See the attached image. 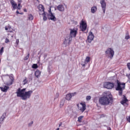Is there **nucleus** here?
<instances>
[{
    "label": "nucleus",
    "instance_id": "6e6552de",
    "mask_svg": "<svg viewBox=\"0 0 130 130\" xmlns=\"http://www.w3.org/2000/svg\"><path fill=\"white\" fill-rule=\"evenodd\" d=\"M104 88L106 89H112L114 87V83L111 82H105L104 84Z\"/></svg>",
    "mask_w": 130,
    "mask_h": 130
},
{
    "label": "nucleus",
    "instance_id": "09e8293b",
    "mask_svg": "<svg viewBox=\"0 0 130 130\" xmlns=\"http://www.w3.org/2000/svg\"><path fill=\"white\" fill-rule=\"evenodd\" d=\"M103 116H104V115H102V117H103Z\"/></svg>",
    "mask_w": 130,
    "mask_h": 130
},
{
    "label": "nucleus",
    "instance_id": "79ce46f5",
    "mask_svg": "<svg viewBox=\"0 0 130 130\" xmlns=\"http://www.w3.org/2000/svg\"><path fill=\"white\" fill-rule=\"evenodd\" d=\"M5 30L6 31H8V30H9V28H8V27L7 26L5 27Z\"/></svg>",
    "mask_w": 130,
    "mask_h": 130
},
{
    "label": "nucleus",
    "instance_id": "f8f14e48",
    "mask_svg": "<svg viewBox=\"0 0 130 130\" xmlns=\"http://www.w3.org/2000/svg\"><path fill=\"white\" fill-rule=\"evenodd\" d=\"M80 105H81L82 107H80V106H79V104H77V107L78 109L80 110L81 112L83 113V112L86 110V104L80 103Z\"/></svg>",
    "mask_w": 130,
    "mask_h": 130
},
{
    "label": "nucleus",
    "instance_id": "2eb2a0df",
    "mask_svg": "<svg viewBox=\"0 0 130 130\" xmlns=\"http://www.w3.org/2000/svg\"><path fill=\"white\" fill-rule=\"evenodd\" d=\"M10 4H11L12 5V8H13V10H16V9H17V6H18V5L17 4V3H16L15 1L11 0Z\"/></svg>",
    "mask_w": 130,
    "mask_h": 130
},
{
    "label": "nucleus",
    "instance_id": "393cba45",
    "mask_svg": "<svg viewBox=\"0 0 130 130\" xmlns=\"http://www.w3.org/2000/svg\"><path fill=\"white\" fill-rule=\"evenodd\" d=\"M28 20L32 21L33 19H34V17L33 15H32V14H30L28 15Z\"/></svg>",
    "mask_w": 130,
    "mask_h": 130
},
{
    "label": "nucleus",
    "instance_id": "4c0bfd02",
    "mask_svg": "<svg viewBox=\"0 0 130 130\" xmlns=\"http://www.w3.org/2000/svg\"><path fill=\"white\" fill-rule=\"evenodd\" d=\"M126 120L128 122H130V116L126 118Z\"/></svg>",
    "mask_w": 130,
    "mask_h": 130
},
{
    "label": "nucleus",
    "instance_id": "aec40b11",
    "mask_svg": "<svg viewBox=\"0 0 130 130\" xmlns=\"http://www.w3.org/2000/svg\"><path fill=\"white\" fill-rule=\"evenodd\" d=\"M41 75V72H40V71L39 70H37V71L35 73V76L37 78H39Z\"/></svg>",
    "mask_w": 130,
    "mask_h": 130
},
{
    "label": "nucleus",
    "instance_id": "de8ad7c7",
    "mask_svg": "<svg viewBox=\"0 0 130 130\" xmlns=\"http://www.w3.org/2000/svg\"><path fill=\"white\" fill-rule=\"evenodd\" d=\"M56 130H59V128H56Z\"/></svg>",
    "mask_w": 130,
    "mask_h": 130
},
{
    "label": "nucleus",
    "instance_id": "20e7f679",
    "mask_svg": "<svg viewBox=\"0 0 130 130\" xmlns=\"http://www.w3.org/2000/svg\"><path fill=\"white\" fill-rule=\"evenodd\" d=\"M105 55L107 57H109L110 59L113 58L114 56V50L111 48H108L105 51Z\"/></svg>",
    "mask_w": 130,
    "mask_h": 130
},
{
    "label": "nucleus",
    "instance_id": "f03ea898",
    "mask_svg": "<svg viewBox=\"0 0 130 130\" xmlns=\"http://www.w3.org/2000/svg\"><path fill=\"white\" fill-rule=\"evenodd\" d=\"M26 91V88H23L21 89L20 88H19L16 91V93L17 94V97H20L22 99V100L26 101V100L30 99V97H31L32 93H33V91Z\"/></svg>",
    "mask_w": 130,
    "mask_h": 130
},
{
    "label": "nucleus",
    "instance_id": "1a4fd4ad",
    "mask_svg": "<svg viewBox=\"0 0 130 130\" xmlns=\"http://www.w3.org/2000/svg\"><path fill=\"white\" fill-rule=\"evenodd\" d=\"M80 28L81 30L84 32L87 29V23L84 21V20L81 21V23H80Z\"/></svg>",
    "mask_w": 130,
    "mask_h": 130
},
{
    "label": "nucleus",
    "instance_id": "4468645a",
    "mask_svg": "<svg viewBox=\"0 0 130 130\" xmlns=\"http://www.w3.org/2000/svg\"><path fill=\"white\" fill-rule=\"evenodd\" d=\"M90 57L87 56L85 58V59L84 60V63H81V66L84 68H85V67L86 66V64H87L88 62H90Z\"/></svg>",
    "mask_w": 130,
    "mask_h": 130
},
{
    "label": "nucleus",
    "instance_id": "f257e3e1",
    "mask_svg": "<svg viewBox=\"0 0 130 130\" xmlns=\"http://www.w3.org/2000/svg\"><path fill=\"white\" fill-rule=\"evenodd\" d=\"M103 95V96L99 99V104H101V105L105 106L106 105H109L110 103L111 104L113 103V96L111 93L108 92H105Z\"/></svg>",
    "mask_w": 130,
    "mask_h": 130
},
{
    "label": "nucleus",
    "instance_id": "ddd939ff",
    "mask_svg": "<svg viewBox=\"0 0 130 130\" xmlns=\"http://www.w3.org/2000/svg\"><path fill=\"white\" fill-rule=\"evenodd\" d=\"M100 4L104 14H105V11L106 10V2H105V0H101L100 1Z\"/></svg>",
    "mask_w": 130,
    "mask_h": 130
},
{
    "label": "nucleus",
    "instance_id": "58836bf2",
    "mask_svg": "<svg viewBox=\"0 0 130 130\" xmlns=\"http://www.w3.org/2000/svg\"><path fill=\"white\" fill-rule=\"evenodd\" d=\"M62 106H63V103H60V107L61 108V107H62Z\"/></svg>",
    "mask_w": 130,
    "mask_h": 130
},
{
    "label": "nucleus",
    "instance_id": "c85d7f7f",
    "mask_svg": "<svg viewBox=\"0 0 130 130\" xmlns=\"http://www.w3.org/2000/svg\"><path fill=\"white\" fill-rule=\"evenodd\" d=\"M21 8H22V6H21L20 4H18L16 9H17V10H21Z\"/></svg>",
    "mask_w": 130,
    "mask_h": 130
},
{
    "label": "nucleus",
    "instance_id": "f704fd0d",
    "mask_svg": "<svg viewBox=\"0 0 130 130\" xmlns=\"http://www.w3.org/2000/svg\"><path fill=\"white\" fill-rule=\"evenodd\" d=\"M9 42H10V40H9L8 38H6L5 40V43H9Z\"/></svg>",
    "mask_w": 130,
    "mask_h": 130
},
{
    "label": "nucleus",
    "instance_id": "72a5a7b5",
    "mask_svg": "<svg viewBox=\"0 0 130 130\" xmlns=\"http://www.w3.org/2000/svg\"><path fill=\"white\" fill-rule=\"evenodd\" d=\"M87 101H89V100H91V96L88 95L86 96Z\"/></svg>",
    "mask_w": 130,
    "mask_h": 130
},
{
    "label": "nucleus",
    "instance_id": "5701e85b",
    "mask_svg": "<svg viewBox=\"0 0 130 130\" xmlns=\"http://www.w3.org/2000/svg\"><path fill=\"white\" fill-rule=\"evenodd\" d=\"M97 11V7H93L91 9V12L92 13V14H94V13L96 12Z\"/></svg>",
    "mask_w": 130,
    "mask_h": 130
},
{
    "label": "nucleus",
    "instance_id": "cd10ccee",
    "mask_svg": "<svg viewBox=\"0 0 130 130\" xmlns=\"http://www.w3.org/2000/svg\"><path fill=\"white\" fill-rule=\"evenodd\" d=\"M32 77V74L29 75L28 77L29 81H32V80H33V78Z\"/></svg>",
    "mask_w": 130,
    "mask_h": 130
},
{
    "label": "nucleus",
    "instance_id": "a19ab883",
    "mask_svg": "<svg viewBox=\"0 0 130 130\" xmlns=\"http://www.w3.org/2000/svg\"><path fill=\"white\" fill-rule=\"evenodd\" d=\"M24 12H25V13H27V9H23Z\"/></svg>",
    "mask_w": 130,
    "mask_h": 130
},
{
    "label": "nucleus",
    "instance_id": "a211bd4d",
    "mask_svg": "<svg viewBox=\"0 0 130 130\" xmlns=\"http://www.w3.org/2000/svg\"><path fill=\"white\" fill-rule=\"evenodd\" d=\"M42 15L43 16V21H46L47 20V16L48 15V13L45 11L42 14Z\"/></svg>",
    "mask_w": 130,
    "mask_h": 130
},
{
    "label": "nucleus",
    "instance_id": "4be33fe9",
    "mask_svg": "<svg viewBox=\"0 0 130 130\" xmlns=\"http://www.w3.org/2000/svg\"><path fill=\"white\" fill-rule=\"evenodd\" d=\"M39 11H42L43 13L45 12L44 11V7L42 5H39V6L38 7Z\"/></svg>",
    "mask_w": 130,
    "mask_h": 130
},
{
    "label": "nucleus",
    "instance_id": "bb28decb",
    "mask_svg": "<svg viewBox=\"0 0 130 130\" xmlns=\"http://www.w3.org/2000/svg\"><path fill=\"white\" fill-rule=\"evenodd\" d=\"M29 56H30V54L28 53V54L25 57H24V60H28Z\"/></svg>",
    "mask_w": 130,
    "mask_h": 130
},
{
    "label": "nucleus",
    "instance_id": "473e14b6",
    "mask_svg": "<svg viewBox=\"0 0 130 130\" xmlns=\"http://www.w3.org/2000/svg\"><path fill=\"white\" fill-rule=\"evenodd\" d=\"M59 96V93L57 92L55 95V99L58 98Z\"/></svg>",
    "mask_w": 130,
    "mask_h": 130
},
{
    "label": "nucleus",
    "instance_id": "ea45409f",
    "mask_svg": "<svg viewBox=\"0 0 130 130\" xmlns=\"http://www.w3.org/2000/svg\"><path fill=\"white\" fill-rule=\"evenodd\" d=\"M18 4H20V5H21V4H22V0H18Z\"/></svg>",
    "mask_w": 130,
    "mask_h": 130
},
{
    "label": "nucleus",
    "instance_id": "2f4dec72",
    "mask_svg": "<svg viewBox=\"0 0 130 130\" xmlns=\"http://www.w3.org/2000/svg\"><path fill=\"white\" fill-rule=\"evenodd\" d=\"M129 38H130L129 36L127 34H126L125 37V39L128 40L129 39Z\"/></svg>",
    "mask_w": 130,
    "mask_h": 130
},
{
    "label": "nucleus",
    "instance_id": "a18cd8bd",
    "mask_svg": "<svg viewBox=\"0 0 130 130\" xmlns=\"http://www.w3.org/2000/svg\"><path fill=\"white\" fill-rule=\"evenodd\" d=\"M14 83V78L12 77V84Z\"/></svg>",
    "mask_w": 130,
    "mask_h": 130
},
{
    "label": "nucleus",
    "instance_id": "412c9836",
    "mask_svg": "<svg viewBox=\"0 0 130 130\" xmlns=\"http://www.w3.org/2000/svg\"><path fill=\"white\" fill-rule=\"evenodd\" d=\"M9 86H5L4 87H0L1 91H2V92H7L8 91V90H9Z\"/></svg>",
    "mask_w": 130,
    "mask_h": 130
},
{
    "label": "nucleus",
    "instance_id": "b1692460",
    "mask_svg": "<svg viewBox=\"0 0 130 130\" xmlns=\"http://www.w3.org/2000/svg\"><path fill=\"white\" fill-rule=\"evenodd\" d=\"M84 118V116H80L78 117V122H82V120Z\"/></svg>",
    "mask_w": 130,
    "mask_h": 130
},
{
    "label": "nucleus",
    "instance_id": "0eeeda50",
    "mask_svg": "<svg viewBox=\"0 0 130 130\" xmlns=\"http://www.w3.org/2000/svg\"><path fill=\"white\" fill-rule=\"evenodd\" d=\"M72 40H73V38H71L70 36H67L64 39L63 42V44L65 45H70L71 42H72Z\"/></svg>",
    "mask_w": 130,
    "mask_h": 130
},
{
    "label": "nucleus",
    "instance_id": "49530a36",
    "mask_svg": "<svg viewBox=\"0 0 130 130\" xmlns=\"http://www.w3.org/2000/svg\"><path fill=\"white\" fill-rule=\"evenodd\" d=\"M20 15H23V13H19Z\"/></svg>",
    "mask_w": 130,
    "mask_h": 130
},
{
    "label": "nucleus",
    "instance_id": "423d86ee",
    "mask_svg": "<svg viewBox=\"0 0 130 130\" xmlns=\"http://www.w3.org/2000/svg\"><path fill=\"white\" fill-rule=\"evenodd\" d=\"M70 32L69 34V36L72 38H75L77 36V34L78 33V28H70Z\"/></svg>",
    "mask_w": 130,
    "mask_h": 130
},
{
    "label": "nucleus",
    "instance_id": "6ab92c4d",
    "mask_svg": "<svg viewBox=\"0 0 130 130\" xmlns=\"http://www.w3.org/2000/svg\"><path fill=\"white\" fill-rule=\"evenodd\" d=\"M6 116H7V113H4L0 118V123H2V122L5 120V118H6Z\"/></svg>",
    "mask_w": 130,
    "mask_h": 130
},
{
    "label": "nucleus",
    "instance_id": "c9c22d12",
    "mask_svg": "<svg viewBox=\"0 0 130 130\" xmlns=\"http://www.w3.org/2000/svg\"><path fill=\"white\" fill-rule=\"evenodd\" d=\"M33 124V121H31L28 124V126H31Z\"/></svg>",
    "mask_w": 130,
    "mask_h": 130
},
{
    "label": "nucleus",
    "instance_id": "c03bdc74",
    "mask_svg": "<svg viewBox=\"0 0 130 130\" xmlns=\"http://www.w3.org/2000/svg\"><path fill=\"white\" fill-rule=\"evenodd\" d=\"M62 123H60L59 124V127L60 126H61V125H62Z\"/></svg>",
    "mask_w": 130,
    "mask_h": 130
},
{
    "label": "nucleus",
    "instance_id": "7c9ffc66",
    "mask_svg": "<svg viewBox=\"0 0 130 130\" xmlns=\"http://www.w3.org/2000/svg\"><path fill=\"white\" fill-rule=\"evenodd\" d=\"M4 53V47H2L0 50V54L2 55Z\"/></svg>",
    "mask_w": 130,
    "mask_h": 130
},
{
    "label": "nucleus",
    "instance_id": "dca6fc26",
    "mask_svg": "<svg viewBox=\"0 0 130 130\" xmlns=\"http://www.w3.org/2000/svg\"><path fill=\"white\" fill-rule=\"evenodd\" d=\"M128 100L126 99V96H125V95H123V99L120 102V103L121 104H122V105H124V104H125L126 102H128Z\"/></svg>",
    "mask_w": 130,
    "mask_h": 130
},
{
    "label": "nucleus",
    "instance_id": "37998d69",
    "mask_svg": "<svg viewBox=\"0 0 130 130\" xmlns=\"http://www.w3.org/2000/svg\"><path fill=\"white\" fill-rule=\"evenodd\" d=\"M16 14H20V12H19V11H16Z\"/></svg>",
    "mask_w": 130,
    "mask_h": 130
},
{
    "label": "nucleus",
    "instance_id": "e433bc0d",
    "mask_svg": "<svg viewBox=\"0 0 130 130\" xmlns=\"http://www.w3.org/2000/svg\"><path fill=\"white\" fill-rule=\"evenodd\" d=\"M19 39H17L16 41V44H17V45H19Z\"/></svg>",
    "mask_w": 130,
    "mask_h": 130
},
{
    "label": "nucleus",
    "instance_id": "3c124183",
    "mask_svg": "<svg viewBox=\"0 0 130 130\" xmlns=\"http://www.w3.org/2000/svg\"><path fill=\"white\" fill-rule=\"evenodd\" d=\"M12 37H13V36H12Z\"/></svg>",
    "mask_w": 130,
    "mask_h": 130
},
{
    "label": "nucleus",
    "instance_id": "f3484780",
    "mask_svg": "<svg viewBox=\"0 0 130 130\" xmlns=\"http://www.w3.org/2000/svg\"><path fill=\"white\" fill-rule=\"evenodd\" d=\"M57 9L58 11H59L60 12H63L64 11V7H63V5H59L57 7Z\"/></svg>",
    "mask_w": 130,
    "mask_h": 130
},
{
    "label": "nucleus",
    "instance_id": "c756f323",
    "mask_svg": "<svg viewBox=\"0 0 130 130\" xmlns=\"http://www.w3.org/2000/svg\"><path fill=\"white\" fill-rule=\"evenodd\" d=\"M32 69H37L38 68V66L37 64H33L32 66Z\"/></svg>",
    "mask_w": 130,
    "mask_h": 130
},
{
    "label": "nucleus",
    "instance_id": "7ed1b4c3",
    "mask_svg": "<svg viewBox=\"0 0 130 130\" xmlns=\"http://www.w3.org/2000/svg\"><path fill=\"white\" fill-rule=\"evenodd\" d=\"M117 87H116V90L119 91V95L121 96L122 95V92H123V90L125 89V83H121L118 80H117Z\"/></svg>",
    "mask_w": 130,
    "mask_h": 130
},
{
    "label": "nucleus",
    "instance_id": "a878e982",
    "mask_svg": "<svg viewBox=\"0 0 130 130\" xmlns=\"http://www.w3.org/2000/svg\"><path fill=\"white\" fill-rule=\"evenodd\" d=\"M23 85H26V84L28 83V79H27V77H25L23 81Z\"/></svg>",
    "mask_w": 130,
    "mask_h": 130
},
{
    "label": "nucleus",
    "instance_id": "9b49d317",
    "mask_svg": "<svg viewBox=\"0 0 130 130\" xmlns=\"http://www.w3.org/2000/svg\"><path fill=\"white\" fill-rule=\"evenodd\" d=\"M93 40H94V35L92 31H90L87 37V41L89 43H91Z\"/></svg>",
    "mask_w": 130,
    "mask_h": 130
},
{
    "label": "nucleus",
    "instance_id": "39448f33",
    "mask_svg": "<svg viewBox=\"0 0 130 130\" xmlns=\"http://www.w3.org/2000/svg\"><path fill=\"white\" fill-rule=\"evenodd\" d=\"M48 20H51V21H53L55 22L56 21V17L52 12H51V7L49 8L48 14Z\"/></svg>",
    "mask_w": 130,
    "mask_h": 130
},
{
    "label": "nucleus",
    "instance_id": "9d476101",
    "mask_svg": "<svg viewBox=\"0 0 130 130\" xmlns=\"http://www.w3.org/2000/svg\"><path fill=\"white\" fill-rule=\"evenodd\" d=\"M75 95H77L76 92H75L74 93H68L66 95L65 99L68 101H70V100L72 99V98L74 96H75Z\"/></svg>",
    "mask_w": 130,
    "mask_h": 130
},
{
    "label": "nucleus",
    "instance_id": "8fccbe9b",
    "mask_svg": "<svg viewBox=\"0 0 130 130\" xmlns=\"http://www.w3.org/2000/svg\"><path fill=\"white\" fill-rule=\"evenodd\" d=\"M0 62H1V59H0Z\"/></svg>",
    "mask_w": 130,
    "mask_h": 130
}]
</instances>
